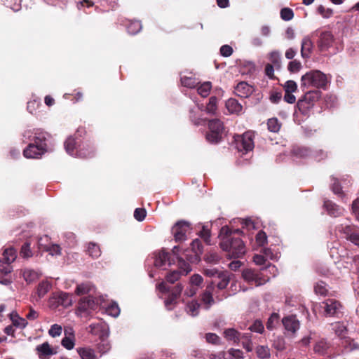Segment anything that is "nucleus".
I'll list each match as a JSON object with an SVG mask.
<instances>
[{
    "label": "nucleus",
    "instance_id": "1",
    "mask_svg": "<svg viewBox=\"0 0 359 359\" xmlns=\"http://www.w3.org/2000/svg\"><path fill=\"white\" fill-rule=\"evenodd\" d=\"M220 248L228 252L230 258H239L245 253V247L243 241L239 238H234L232 231L227 226L222 227L219 231Z\"/></svg>",
    "mask_w": 359,
    "mask_h": 359
},
{
    "label": "nucleus",
    "instance_id": "2",
    "mask_svg": "<svg viewBox=\"0 0 359 359\" xmlns=\"http://www.w3.org/2000/svg\"><path fill=\"white\" fill-rule=\"evenodd\" d=\"M48 134L41 130L34 132L27 130L24 133V137L31 141L28 147L23 151L25 157L27 158H39L46 150V140Z\"/></svg>",
    "mask_w": 359,
    "mask_h": 359
},
{
    "label": "nucleus",
    "instance_id": "3",
    "mask_svg": "<svg viewBox=\"0 0 359 359\" xmlns=\"http://www.w3.org/2000/svg\"><path fill=\"white\" fill-rule=\"evenodd\" d=\"M327 83V76L319 70L310 71L304 74L301 79V88L304 90L310 87L324 88Z\"/></svg>",
    "mask_w": 359,
    "mask_h": 359
},
{
    "label": "nucleus",
    "instance_id": "4",
    "mask_svg": "<svg viewBox=\"0 0 359 359\" xmlns=\"http://www.w3.org/2000/svg\"><path fill=\"white\" fill-rule=\"evenodd\" d=\"M172 252L177 257L180 271H173L169 273L166 276V280L170 283H174L180 278L181 275H187L191 271V267L189 263L186 262L182 258L178 257V246H175L172 248Z\"/></svg>",
    "mask_w": 359,
    "mask_h": 359
},
{
    "label": "nucleus",
    "instance_id": "5",
    "mask_svg": "<svg viewBox=\"0 0 359 359\" xmlns=\"http://www.w3.org/2000/svg\"><path fill=\"white\" fill-rule=\"evenodd\" d=\"M234 140L236 149L243 154L252 151L255 147L254 134L250 131L234 136Z\"/></svg>",
    "mask_w": 359,
    "mask_h": 359
},
{
    "label": "nucleus",
    "instance_id": "6",
    "mask_svg": "<svg viewBox=\"0 0 359 359\" xmlns=\"http://www.w3.org/2000/svg\"><path fill=\"white\" fill-rule=\"evenodd\" d=\"M209 131L206 135V140L210 143H217L222 137L224 128L223 123L217 118L209 121Z\"/></svg>",
    "mask_w": 359,
    "mask_h": 359
},
{
    "label": "nucleus",
    "instance_id": "7",
    "mask_svg": "<svg viewBox=\"0 0 359 359\" xmlns=\"http://www.w3.org/2000/svg\"><path fill=\"white\" fill-rule=\"evenodd\" d=\"M242 276L245 281L255 286L262 285L268 282L270 279L269 277L263 276L262 270L259 272H257L250 269L243 270Z\"/></svg>",
    "mask_w": 359,
    "mask_h": 359
},
{
    "label": "nucleus",
    "instance_id": "8",
    "mask_svg": "<svg viewBox=\"0 0 359 359\" xmlns=\"http://www.w3.org/2000/svg\"><path fill=\"white\" fill-rule=\"evenodd\" d=\"M191 228L190 224L185 221L177 222L172 228V233L175 241L182 242L187 240V234L190 233Z\"/></svg>",
    "mask_w": 359,
    "mask_h": 359
},
{
    "label": "nucleus",
    "instance_id": "9",
    "mask_svg": "<svg viewBox=\"0 0 359 359\" xmlns=\"http://www.w3.org/2000/svg\"><path fill=\"white\" fill-rule=\"evenodd\" d=\"M75 146V140L72 137H69L66 140L65 142V148L66 151L71 156H76L80 158H87L93 156V151L90 148H86L83 146L82 148H80L79 151H76V153L74 151Z\"/></svg>",
    "mask_w": 359,
    "mask_h": 359
},
{
    "label": "nucleus",
    "instance_id": "10",
    "mask_svg": "<svg viewBox=\"0 0 359 359\" xmlns=\"http://www.w3.org/2000/svg\"><path fill=\"white\" fill-rule=\"evenodd\" d=\"M282 323L287 334L294 336L300 327V323L294 315H290L282 319Z\"/></svg>",
    "mask_w": 359,
    "mask_h": 359
},
{
    "label": "nucleus",
    "instance_id": "11",
    "mask_svg": "<svg viewBox=\"0 0 359 359\" xmlns=\"http://www.w3.org/2000/svg\"><path fill=\"white\" fill-rule=\"evenodd\" d=\"M97 304L92 297L82 298L79 302L77 309V313L82 316L83 314H89L91 311L96 309Z\"/></svg>",
    "mask_w": 359,
    "mask_h": 359
},
{
    "label": "nucleus",
    "instance_id": "12",
    "mask_svg": "<svg viewBox=\"0 0 359 359\" xmlns=\"http://www.w3.org/2000/svg\"><path fill=\"white\" fill-rule=\"evenodd\" d=\"M213 295H215L216 299L219 301L222 299V297L220 298L218 295L216 294L215 283L211 282L207 285L205 291L201 295V300L203 303L206 305L207 309L214 303Z\"/></svg>",
    "mask_w": 359,
    "mask_h": 359
},
{
    "label": "nucleus",
    "instance_id": "13",
    "mask_svg": "<svg viewBox=\"0 0 359 359\" xmlns=\"http://www.w3.org/2000/svg\"><path fill=\"white\" fill-rule=\"evenodd\" d=\"M171 264L172 262L168 252L162 250L155 254L154 265L156 267L166 270Z\"/></svg>",
    "mask_w": 359,
    "mask_h": 359
},
{
    "label": "nucleus",
    "instance_id": "14",
    "mask_svg": "<svg viewBox=\"0 0 359 359\" xmlns=\"http://www.w3.org/2000/svg\"><path fill=\"white\" fill-rule=\"evenodd\" d=\"M321 307L324 309L326 315L334 316L340 312L341 305L338 301L329 299L322 303Z\"/></svg>",
    "mask_w": 359,
    "mask_h": 359
},
{
    "label": "nucleus",
    "instance_id": "15",
    "mask_svg": "<svg viewBox=\"0 0 359 359\" xmlns=\"http://www.w3.org/2000/svg\"><path fill=\"white\" fill-rule=\"evenodd\" d=\"M48 237L47 236H45L43 238H41L39 240V248L43 249V250H46V252H48L49 255L54 256V255H58L61 252V248L59 245L56 244H52V245H46L43 242V241H48Z\"/></svg>",
    "mask_w": 359,
    "mask_h": 359
},
{
    "label": "nucleus",
    "instance_id": "16",
    "mask_svg": "<svg viewBox=\"0 0 359 359\" xmlns=\"http://www.w3.org/2000/svg\"><path fill=\"white\" fill-rule=\"evenodd\" d=\"M36 351L40 359H49L55 352L48 342H44L36 347Z\"/></svg>",
    "mask_w": 359,
    "mask_h": 359
},
{
    "label": "nucleus",
    "instance_id": "17",
    "mask_svg": "<svg viewBox=\"0 0 359 359\" xmlns=\"http://www.w3.org/2000/svg\"><path fill=\"white\" fill-rule=\"evenodd\" d=\"M61 344L67 350H72L75 346L74 331L72 328L65 330V337L62 339Z\"/></svg>",
    "mask_w": 359,
    "mask_h": 359
},
{
    "label": "nucleus",
    "instance_id": "18",
    "mask_svg": "<svg viewBox=\"0 0 359 359\" xmlns=\"http://www.w3.org/2000/svg\"><path fill=\"white\" fill-rule=\"evenodd\" d=\"M252 91V86L244 81L238 83L235 88L236 95L241 97H248L251 95Z\"/></svg>",
    "mask_w": 359,
    "mask_h": 359
},
{
    "label": "nucleus",
    "instance_id": "19",
    "mask_svg": "<svg viewBox=\"0 0 359 359\" xmlns=\"http://www.w3.org/2000/svg\"><path fill=\"white\" fill-rule=\"evenodd\" d=\"M192 252L194 253V257H187L191 262L199 261L200 256L203 253V246L201 241L198 238L194 240L191 244Z\"/></svg>",
    "mask_w": 359,
    "mask_h": 359
},
{
    "label": "nucleus",
    "instance_id": "20",
    "mask_svg": "<svg viewBox=\"0 0 359 359\" xmlns=\"http://www.w3.org/2000/svg\"><path fill=\"white\" fill-rule=\"evenodd\" d=\"M320 96V92L318 90H309L305 93L304 97L298 102V105L302 106L304 102L312 104L318 100Z\"/></svg>",
    "mask_w": 359,
    "mask_h": 359
},
{
    "label": "nucleus",
    "instance_id": "21",
    "mask_svg": "<svg viewBox=\"0 0 359 359\" xmlns=\"http://www.w3.org/2000/svg\"><path fill=\"white\" fill-rule=\"evenodd\" d=\"M313 48V43L309 36L304 37L301 44V55L303 58H308L310 56Z\"/></svg>",
    "mask_w": 359,
    "mask_h": 359
},
{
    "label": "nucleus",
    "instance_id": "22",
    "mask_svg": "<svg viewBox=\"0 0 359 359\" xmlns=\"http://www.w3.org/2000/svg\"><path fill=\"white\" fill-rule=\"evenodd\" d=\"M324 206L328 212V214L332 217H337L343 214L344 210L332 201H325Z\"/></svg>",
    "mask_w": 359,
    "mask_h": 359
},
{
    "label": "nucleus",
    "instance_id": "23",
    "mask_svg": "<svg viewBox=\"0 0 359 359\" xmlns=\"http://www.w3.org/2000/svg\"><path fill=\"white\" fill-rule=\"evenodd\" d=\"M10 318L13 323V325L20 329L25 328L28 325L27 319L20 317L15 311H13L10 314Z\"/></svg>",
    "mask_w": 359,
    "mask_h": 359
},
{
    "label": "nucleus",
    "instance_id": "24",
    "mask_svg": "<svg viewBox=\"0 0 359 359\" xmlns=\"http://www.w3.org/2000/svg\"><path fill=\"white\" fill-rule=\"evenodd\" d=\"M76 351L81 359H97L95 350L90 347L78 348Z\"/></svg>",
    "mask_w": 359,
    "mask_h": 359
},
{
    "label": "nucleus",
    "instance_id": "25",
    "mask_svg": "<svg viewBox=\"0 0 359 359\" xmlns=\"http://www.w3.org/2000/svg\"><path fill=\"white\" fill-rule=\"evenodd\" d=\"M226 107L231 114H239L243 109L242 105L233 98H230L226 102Z\"/></svg>",
    "mask_w": 359,
    "mask_h": 359
},
{
    "label": "nucleus",
    "instance_id": "26",
    "mask_svg": "<svg viewBox=\"0 0 359 359\" xmlns=\"http://www.w3.org/2000/svg\"><path fill=\"white\" fill-rule=\"evenodd\" d=\"M333 41V36L329 32H323L320 37L319 46L320 48L327 49Z\"/></svg>",
    "mask_w": 359,
    "mask_h": 359
},
{
    "label": "nucleus",
    "instance_id": "27",
    "mask_svg": "<svg viewBox=\"0 0 359 359\" xmlns=\"http://www.w3.org/2000/svg\"><path fill=\"white\" fill-rule=\"evenodd\" d=\"M224 335L227 341L233 343H238L240 340L241 334L233 328H229L224 330Z\"/></svg>",
    "mask_w": 359,
    "mask_h": 359
},
{
    "label": "nucleus",
    "instance_id": "28",
    "mask_svg": "<svg viewBox=\"0 0 359 359\" xmlns=\"http://www.w3.org/2000/svg\"><path fill=\"white\" fill-rule=\"evenodd\" d=\"M217 278L219 279L217 283L214 281L212 282L215 283V286L216 285V287L218 290H223L229 283V275L226 272L223 271Z\"/></svg>",
    "mask_w": 359,
    "mask_h": 359
},
{
    "label": "nucleus",
    "instance_id": "29",
    "mask_svg": "<svg viewBox=\"0 0 359 359\" xmlns=\"http://www.w3.org/2000/svg\"><path fill=\"white\" fill-rule=\"evenodd\" d=\"M94 290L93 285L90 283H83L76 286L75 293L77 295H83L90 293Z\"/></svg>",
    "mask_w": 359,
    "mask_h": 359
},
{
    "label": "nucleus",
    "instance_id": "30",
    "mask_svg": "<svg viewBox=\"0 0 359 359\" xmlns=\"http://www.w3.org/2000/svg\"><path fill=\"white\" fill-rule=\"evenodd\" d=\"M25 280L27 283L35 281L39 278V273L31 269H25L22 273Z\"/></svg>",
    "mask_w": 359,
    "mask_h": 359
},
{
    "label": "nucleus",
    "instance_id": "31",
    "mask_svg": "<svg viewBox=\"0 0 359 359\" xmlns=\"http://www.w3.org/2000/svg\"><path fill=\"white\" fill-rule=\"evenodd\" d=\"M337 230L344 234L345 238L348 240L355 232L354 227L346 223L341 224L337 227Z\"/></svg>",
    "mask_w": 359,
    "mask_h": 359
},
{
    "label": "nucleus",
    "instance_id": "32",
    "mask_svg": "<svg viewBox=\"0 0 359 359\" xmlns=\"http://www.w3.org/2000/svg\"><path fill=\"white\" fill-rule=\"evenodd\" d=\"M200 304L197 301L192 300L186 306L187 313L191 316H196L199 313Z\"/></svg>",
    "mask_w": 359,
    "mask_h": 359
},
{
    "label": "nucleus",
    "instance_id": "33",
    "mask_svg": "<svg viewBox=\"0 0 359 359\" xmlns=\"http://www.w3.org/2000/svg\"><path fill=\"white\" fill-rule=\"evenodd\" d=\"M57 299L58 304L65 307L69 306L72 304V300L70 294L67 292H60L58 294Z\"/></svg>",
    "mask_w": 359,
    "mask_h": 359
},
{
    "label": "nucleus",
    "instance_id": "34",
    "mask_svg": "<svg viewBox=\"0 0 359 359\" xmlns=\"http://www.w3.org/2000/svg\"><path fill=\"white\" fill-rule=\"evenodd\" d=\"M257 355L262 359L269 358L271 356L270 349L267 346H258L256 348Z\"/></svg>",
    "mask_w": 359,
    "mask_h": 359
},
{
    "label": "nucleus",
    "instance_id": "35",
    "mask_svg": "<svg viewBox=\"0 0 359 359\" xmlns=\"http://www.w3.org/2000/svg\"><path fill=\"white\" fill-rule=\"evenodd\" d=\"M51 288V284L47 281L41 282L37 288V294L39 298L43 297Z\"/></svg>",
    "mask_w": 359,
    "mask_h": 359
},
{
    "label": "nucleus",
    "instance_id": "36",
    "mask_svg": "<svg viewBox=\"0 0 359 359\" xmlns=\"http://www.w3.org/2000/svg\"><path fill=\"white\" fill-rule=\"evenodd\" d=\"M4 260L13 263L16 257V251L13 248H6L4 250Z\"/></svg>",
    "mask_w": 359,
    "mask_h": 359
},
{
    "label": "nucleus",
    "instance_id": "37",
    "mask_svg": "<svg viewBox=\"0 0 359 359\" xmlns=\"http://www.w3.org/2000/svg\"><path fill=\"white\" fill-rule=\"evenodd\" d=\"M211 88L210 82H204L198 88V93L203 97H206L209 95Z\"/></svg>",
    "mask_w": 359,
    "mask_h": 359
},
{
    "label": "nucleus",
    "instance_id": "38",
    "mask_svg": "<svg viewBox=\"0 0 359 359\" xmlns=\"http://www.w3.org/2000/svg\"><path fill=\"white\" fill-rule=\"evenodd\" d=\"M280 316L277 313H273L269 318L266 323V328L272 330L275 328L276 325L278 323Z\"/></svg>",
    "mask_w": 359,
    "mask_h": 359
},
{
    "label": "nucleus",
    "instance_id": "39",
    "mask_svg": "<svg viewBox=\"0 0 359 359\" xmlns=\"http://www.w3.org/2000/svg\"><path fill=\"white\" fill-rule=\"evenodd\" d=\"M217 98L215 96H212L209 99V102L207 104L206 107V112L210 114H215L217 111Z\"/></svg>",
    "mask_w": 359,
    "mask_h": 359
},
{
    "label": "nucleus",
    "instance_id": "40",
    "mask_svg": "<svg viewBox=\"0 0 359 359\" xmlns=\"http://www.w3.org/2000/svg\"><path fill=\"white\" fill-rule=\"evenodd\" d=\"M142 29V25L140 21H131L127 26L128 32L130 34H135Z\"/></svg>",
    "mask_w": 359,
    "mask_h": 359
},
{
    "label": "nucleus",
    "instance_id": "41",
    "mask_svg": "<svg viewBox=\"0 0 359 359\" xmlns=\"http://www.w3.org/2000/svg\"><path fill=\"white\" fill-rule=\"evenodd\" d=\"M88 252L93 258H97L101 255L100 247L95 243H89L88 247Z\"/></svg>",
    "mask_w": 359,
    "mask_h": 359
},
{
    "label": "nucleus",
    "instance_id": "42",
    "mask_svg": "<svg viewBox=\"0 0 359 359\" xmlns=\"http://www.w3.org/2000/svg\"><path fill=\"white\" fill-rule=\"evenodd\" d=\"M329 348V345L325 341L321 340L316 344L314 351L320 355H324Z\"/></svg>",
    "mask_w": 359,
    "mask_h": 359
},
{
    "label": "nucleus",
    "instance_id": "43",
    "mask_svg": "<svg viewBox=\"0 0 359 359\" xmlns=\"http://www.w3.org/2000/svg\"><path fill=\"white\" fill-rule=\"evenodd\" d=\"M269 60L273 64V65L276 67H279L280 65L281 56L280 53L278 50H273L270 53L269 55Z\"/></svg>",
    "mask_w": 359,
    "mask_h": 359
},
{
    "label": "nucleus",
    "instance_id": "44",
    "mask_svg": "<svg viewBox=\"0 0 359 359\" xmlns=\"http://www.w3.org/2000/svg\"><path fill=\"white\" fill-rule=\"evenodd\" d=\"M267 126L268 129L273 133H277L280 128V124L276 118H269Z\"/></svg>",
    "mask_w": 359,
    "mask_h": 359
},
{
    "label": "nucleus",
    "instance_id": "45",
    "mask_svg": "<svg viewBox=\"0 0 359 359\" xmlns=\"http://www.w3.org/2000/svg\"><path fill=\"white\" fill-rule=\"evenodd\" d=\"M273 346L278 351H283L285 348V341L281 336L276 337L273 341Z\"/></svg>",
    "mask_w": 359,
    "mask_h": 359
},
{
    "label": "nucleus",
    "instance_id": "46",
    "mask_svg": "<svg viewBox=\"0 0 359 359\" xmlns=\"http://www.w3.org/2000/svg\"><path fill=\"white\" fill-rule=\"evenodd\" d=\"M13 270L11 262L5 260H0V272L6 276L10 273Z\"/></svg>",
    "mask_w": 359,
    "mask_h": 359
},
{
    "label": "nucleus",
    "instance_id": "47",
    "mask_svg": "<svg viewBox=\"0 0 359 359\" xmlns=\"http://www.w3.org/2000/svg\"><path fill=\"white\" fill-rule=\"evenodd\" d=\"M106 312L113 317H117L120 313V309L116 303H112L107 306Z\"/></svg>",
    "mask_w": 359,
    "mask_h": 359
},
{
    "label": "nucleus",
    "instance_id": "48",
    "mask_svg": "<svg viewBox=\"0 0 359 359\" xmlns=\"http://www.w3.org/2000/svg\"><path fill=\"white\" fill-rule=\"evenodd\" d=\"M181 83L184 86L190 88H194L198 84V82L195 79L187 76L181 78Z\"/></svg>",
    "mask_w": 359,
    "mask_h": 359
},
{
    "label": "nucleus",
    "instance_id": "49",
    "mask_svg": "<svg viewBox=\"0 0 359 359\" xmlns=\"http://www.w3.org/2000/svg\"><path fill=\"white\" fill-rule=\"evenodd\" d=\"M280 17L285 21H289L294 17L293 11L289 8H284L280 11Z\"/></svg>",
    "mask_w": 359,
    "mask_h": 359
},
{
    "label": "nucleus",
    "instance_id": "50",
    "mask_svg": "<svg viewBox=\"0 0 359 359\" xmlns=\"http://www.w3.org/2000/svg\"><path fill=\"white\" fill-rule=\"evenodd\" d=\"M314 290L318 294L325 295L327 292V285L324 282H318L314 286Z\"/></svg>",
    "mask_w": 359,
    "mask_h": 359
},
{
    "label": "nucleus",
    "instance_id": "51",
    "mask_svg": "<svg viewBox=\"0 0 359 359\" xmlns=\"http://www.w3.org/2000/svg\"><path fill=\"white\" fill-rule=\"evenodd\" d=\"M178 297L175 295L170 294L165 300V306L168 310H172L177 304Z\"/></svg>",
    "mask_w": 359,
    "mask_h": 359
},
{
    "label": "nucleus",
    "instance_id": "52",
    "mask_svg": "<svg viewBox=\"0 0 359 359\" xmlns=\"http://www.w3.org/2000/svg\"><path fill=\"white\" fill-rule=\"evenodd\" d=\"M62 327L61 325L58 324H54L51 325L50 330H48V334L52 337H59L62 334Z\"/></svg>",
    "mask_w": 359,
    "mask_h": 359
},
{
    "label": "nucleus",
    "instance_id": "53",
    "mask_svg": "<svg viewBox=\"0 0 359 359\" xmlns=\"http://www.w3.org/2000/svg\"><path fill=\"white\" fill-rule=\"evenodd\" d=\"M262 273L263 274V276H264L265 277H269V276H268V272L272 275V276H276V274H277V269L276 267L273 265V264H269L265 268H262Z\"/></svg>",
    "mask_w": 359,
    "mask_h": 359
},
{
    "label": "nucleus",
    "instance_id": "54",
    "mask_svg": "<svg viewBox=\"0 0 359 359\" xmlns=\"http://www.w3.org/2000/svg\"><path fill=\"white\" fill-rule=\"evenodd\" d=\"M292 153L296 156L302 158L308 156L310 154V151L305 147H297L293 149Z\"/></svg>",
    "mask_w": 359,
    "mask_h": 359
},
{
    "label": "nucleus",
    "instance_id": "55",
    "mask_svg": "<svg viewBox=\"0 0 359 359\" xmlns=\"http://www.w3.org/2000/svg\"><path fill=\"white\" fill-rule=\"evenodd\" d=\"M199 236L207 244H210V231L207 226H203L202 230L199 233Z\"/></svg>",
    "mask_w": 359,
    "mask_h": 359
},
{
    "label": "nucleus",
    "instance_id": "56",
    "mask_svg": "<svg viewBox=\"0 0 359 359\" xmlns=\"http://www.w3.org/2000/svg\"><path fill=\"white\" fill-rule=\"evenodd\" d=\"M219 259L220 257L216 252H210L205 257V262L210 264H217L219 262Z\"/></svg>",
    "mask_w": 359,
    "mask_h": 359
},
{
    "label": "nucleus",
    "instance_id": "57",
    "mask_svg": "<svg viewBox=\"0 0 359 359\" xmlns=\"http://www.w3.org/2000/svg\"><path fill=\"white\" fill-rule=\"evenodd\" d=\"M222 271H219L216 268H210L204 269V274L210 278H218L222 273Z\"/></svg>",
    "mask_w": 359,
    "mask_h": 359
},
{
    "label": "nucleus",
    "instance_id": "58",
    "mask_svg": "<svg viewBox=\"0 0 359 359\" xmlns=\"http://www.w3.org/2000/svg\"><path fill=\"white\" fill-rule=\"evenodd\" d=\"M249 329L252 332L262 333L264 332V327L262 321L256 320L254 323L249 327Z\"/></svg>",
    "mask_w": 359,
    "mask_h": 359
},
{
    "label": "nucleus",
    "instance_id": "59",
    "mask_svg": "<svg viewBox=\"0 0 359 359\" xmlns=\"http://www.w3.org/2000/svg\"><path fill=\"white\" fill-rule=\"evenodd\" d=\"M20 255L24 258H29L32 256L29 243H26L22 246Z\"/></svg>",
    "mask_w": 359,
    "mask_h": 359
},
{
    "label": "nucleus",
    "instance_id": "60",
    "mask_svg": "<svg viewBox=\"0 0 359 359\" xmlns=\"http://www.w3.org/2000/svg\"><path fill=\"white\" fill-rule=\"evenodd\" d=\"M302 68V64L300 62L294 60L289 62L287 69L290 72H297Z\"/></svg>",
    "mask_w": 359,
    "mask_h": 359
},
{
    "label": "nucleus",
    "instance_id": "61",
    "mask_svg": "<svg viewBox=\"0 0 359 359\" xmlns=\"http://www.w3.org/2000/svg\"><path fill=\"white\" fill-rule=\"evenodd\" d=\"M256 242L258 245L263 246L267 242V236L265 232L260 231L256 236Z\"/></svg>",
    "mask_w": 359,
    "mask_h": 359
},
{
    "label": "nucleus",
    "instance_id": "62",
    "mask_svg": "<svg viewBox=\"0 0 359 359\" xmlns=\"http://www.w3.org/2000/svg\"><path fill=\"white\" fill-rule=\"evenodd\" d=\"M297 88V83L292 80L287 81L284 85V89L285 93H294Z\"/></svg>",
    "mask_w": 359,
    "mask_h": 359
},
{
    "label": "nucleus",
    "instance_id": "63",
    "mask_svg": "<svg viewBox=\"0 0 359 359\" xmlns=\"http://www.w3.org/2000/svg\"><path fill=\"white\" fill-rule=\"evenodd\" d=\"M146 210L144 208H136L134 212V217L139 222H142L146 217Z\"/></svg>",
    "mask_w": 359,
    "mask_h": 359
},
{
    "label": "nucleus",
    "instance_id": "64",
    "mask_svg": "<svg viewBox=\"0 0 359 359\" xmlns=\"http://www.w3.org/2000/svg\"><path fill=\"white\" fill-rule=\"evenodd\" d=\"M229 354L231 356V359H243V352L239 349L230 348Z\"/></svg>",
    "mask_w": 359,
    "mask_h": 359
}]
</instances>
